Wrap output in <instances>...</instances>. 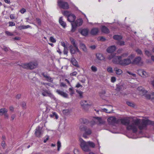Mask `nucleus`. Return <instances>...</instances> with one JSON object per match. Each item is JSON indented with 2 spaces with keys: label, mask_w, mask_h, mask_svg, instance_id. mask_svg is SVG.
Returning a JSON list of instances; mask_svg holds the SVG:
<instances>
[{
  "label": "nucleus",
  "mask_w": 154,
  "mask_h": 154,
  "mask_svg": "<svg viewBox=\"0 0 154 154\" xmlns=\"http://www.w3.org/2000/svg\"><path fill=\"white\" fill-rule=\"evenodd\" d=\"M119 122H121L122 124L127 126V130H132L134 133L137 131V126L140 130H142L146 128L147 125L152 123L151 121L149 120H143L141 122L140 119H137L133 120L132 124L129 125L130 122V118L127 117L119 119Z\"/></svg>",
  "instance_id": "nucleus-1"
},
{
  "label": "nucleus",
  "mask_w": 154,
  "mask_h": 154,
  "mask_svg": "<svg viewBox=\"0 0 154 154\" xmlns=\"http://www.w3.org/2000/svg\"><path fill=\"white\" fill-rule=\"evenodd\" d=\"M79 141L80 142V147L82 150L85 152H89L90 151V147L94 148L95 147V144L93 142L91 141L86 142L81 138L79 139Z\"/></svg>",
  "instance_id": "nucleus-2"
},
{
  "label": "nucleus",
  "mask_w": 154,
  "mask_h": 154,
  "mask_svg": "<svg viewBox=\"0 0 154 154\" xmlns=\"http://www.w3.org/2000/svg\"><path fill=\"white\" fill-rule=\"evenodd\" d=\"M135 56L134 54H132L129 56L128 58L125 59L123 60H121L120 65L126 66L132 63L131 59H133L135 57Z\"/></svg>",
  "instance_id": "nucleus-3"
},
{
  "label": "nucleus",
  "mask_w": 154,
  "mask_h": 154,
  "mask_svg": "<svg viewBox=\"0 0 154 154\" xmlns=\"http://www.w3.org/2000/svg\"><path fill=\"white\" fill-rule=\"evenodd\" d=\"M37 66V63L33 62L25 63L22 65V67L24 69H31L35 68Z\"/></svg>",
  "instance_id": "nucleus-4"
},
{
  "label": "nucleus",
  "mask_w": 154,
  "mask_h": 154,
  "mask_svg": "<svg viewBox=\"0 0 154 154\" xmlns=\"http://www.w3.org/2000/svg\"><path fill=\"white\" fill-rule=\"evenodd\" d=\"M57 3L58 5L61 8L67 10L69 8L68 3L62 0H58Z\"/></svg>",
  "instance_id": "nucleus-5"
},
{
  "label": "nucleus",
  "mask_w": 154,
  "mask_h": 154,
  "mask_svg": "<svg viewBox=\"0 0 154 154\" xmlns=\"http://www.w3.org/2000/svg\"><path fill=\"white\" fill-rule=\"evenodd\" d=\"M79 128L82 131L85 132V134L87 135H90L92 133V131L90 128H87L86 126L84 125H81L80 126Z\"/></svg>",
  "instance_id": "nucleus-6"
},
{
  "label": "nucleus",
  "mask_w": 154,
  "mask_h": 154,
  "mask_svg": "<svg viewBox=\"0 0 154 154\" xmlns=\"http://www.w3.org/2000/svg\"><path fill=\"white\" fill-rule=\"evenodd\" d=\"M107 121L109 124L114 125L119 123V119L117 120L114 117H111L108 118Z\"/></svg>",
  "instance_id": "nucleus-7"
},
{
  "label": "nucleus",
  "mask_w": 154,
  "mask_h": 154,
  "mask_svg": "<svg viewBox=\"0 0 154 154\" xmlns=\"http://www.w3.org/2000/svg\"><path fill=\"white\" fill-rule=\"evenodd\" d=\"M143 63L141 58L140 57H135L132 62V64L138 65H142Z\"/></svg>",
  "instance_id": "nucleus-8"
},
{
  "label": "nucleus",
  "mask_w": 154,
  "mask_h": 154,
  "mask_svg": "<svg viewBox=\"0 0 154 154\" xmlns=\"http://www.w3.org/2000/svg\"><path fill=\"white\" fill-rule=\"evenodd\" d=\"M42 129V127L38 126L35 129V134L37 137H40L43 134Z\"/></svg>",
  "instance_id": "nucleus-9"
},
{
  "label": "nucleus",
  "mask_w": 154,
  "mask_h": 154,
  "mask_svg": "<svg viewBox=\"0 0 154 154\" xmlns=\"http://www.w3.org/2000/svg\"><path fill=\"white\" fill-rule=\"evenodd\" d=\"M121 59L122 56H115L112 59V62L115 64H120Z\"/></svg>",
  "instance_id": "nucleus-10"
},
{
  "label": "nucleus",
  "mask_w": 154,
  "mask_h": 154,
  "mask_svg": "<svg viewBox=\"0 0 154 154\" xmlns=\"http://www.w3.org/2000/svg\"><path fill=\"white\" fill-rule=\"evenodd\" d=\"M70 40L72 44L73 45V47L76 49L77 51L78 52H80L78 48L77 44L76 43L75 40L72 38H70Z\"/></svg>",
  "instance_id": "nucleus-11"
},
{
  "label": "nucleus",
  "mask_w": 154,
  "mask_h": 154,
  "mask_svg": "<svg viewBox=\"0 0 154 154\" xmlns=\"http://www.w3.org/2000/svg\"><path fill=\"white\" fill-rule=\"evenodd\" d=\"M56 92L59 95H61V96L63 97L66 98H68V94L66 92H63V91H61L60 90H56Z\"/></svg>",
  "instance_id": "nucleus-12"
},
{
  "label": "nucleus",
  "mask_w": 154,
  "mask_h": 154,
  "mask_svg": "<svg viewBox=\"0 0 154 154\" xmlns=\"http://www.w3.org/2000/svg\"><path fill=\"white\" fill-rule=\"evenodd\" d=\"M41 74L48 81L50 82H52L53 80L49 76V75L47 74V73L43 72L41 73Z\"/></svg>",
  "instance_id": "nucleus-13"
},
{
  "label": "nucleus",
  "mask_w": 154,
  "mask_h": 154,
  "mask_svg": "<svg viewBox=\"0 0 154 154\" xmlns=\"http://www.w3.org/2000/svg\"><path fill=\"white\" fill-rule=\"evenodd\" d=\"M75 19L76 17L73 14H69L67 17L68 21L72 23L73 22Z\"/></svg>",
  "instance_id": "nucleus-14"
},
{
  "label": "nucleus",
  "mask_w": 154,
  "mask_h": 154,
  "mask_svg": "<svg viewBox=\"0 0 154 154\" xmlns=\"http://www.w3.org/2000/svg\"><path fill=\"white\" fill-rule=\"evenodd\" d=\"M137 90L140 92V94L142 95H145L147 91L142 87H140L137 88Z\"/></svg>",
  "instance_id": "nucleus-15"
},
{
  "label": "nucleus",
  "mask_w": 154,
  "mask_h": 154,
  "mask_svg": "<svg viewBox=\"0 0 154 154\" xmlns=\"http://www.w3.org/2000/svg\"><path fill=\"white\" fill-rule=\"evenodd\" d=\"M116 48L115 46L113 45L108 47L106 49V51L109 53L113 52L116 50Z\"/></svg>",
  "instance_id": "nucleus-16"
},
{
  "label": "nucleus",
  "mask_w": 154,
  "mask_h": 154,
  "mask_svg": "<svg viewBox=\"0 0 154 154\" xmlns=\"http://www.w3.org/2000/svg\"><path fill=\"white\" fill-rule=\"evenodd\" d=\"M88 30L87 29H84L79 31V32L83 36L87 35L88 33Z\"/></svg>",
  "instance_id": "nucleus-17"
},
{
  "label": "nucleus",
  "mask_w": 154,
  "mask_h": 154,
  "mask_svg": "<svg viewBox=\"0 0 154 154\" xmlns=\"http://www.w3.org/2000/svg\"><path fill=\"white\" fill-rule=\"evenodd\" d=\"M59 22L60 25L62 26L63 28H65L66 26V23L63 20V17H60L59 18Z\"/></svg>",
  "instance_id": "nucleus-18"
},
{
  "label": "nucleus",
  "mask_w": 154,
  "mask_h": 154,
  "mask_svg": "<svg viewBox=\"0 0 154 154\" xmlns=\"http://www.w3.org/2000/svg\"><path fill=\"white\" fill-rule=\"evenodd\" d=\"M102 32L105 33H109V29L105 26H103L101 28Z\"/></svg>",
  "instance_id": "nucleus-19"
},
{
  "label": "nucleus",
  "mask_w": 154,
  "mask_h": 154,
  "mask_svg": "<svg viewBox=\"0 0 154 154\" xmlns=\"http://www.w3.org/2000/svg\"><path fill=\"white\" fill-rule=\"evenodd\" d=\"M99 30L98 28H93L91 30V33L92 35H95L97 34Z\"/></svg>",
  "instance_id": "nucleus-20"
},
{
  "label": "nucleus",
  "mask_w": 154,
  "mask_h": 154,
  "mask_svg": "<svg viewBox=\"0 0 154 154\" xmlns=\"http://www.w3.org/2000/svg\"><path fill=\"white\" fill-rule=\"evenodd\" d=\"M145 97L146 99H154V92L152 93L151 94H146Z\"/></svg>",
  "instance_id": "nucleus-21"
},
{
  "label": "nucleus",
  "mask_w": 154,
  "mask_h": 154,
  "mask_svg": "<svg viewBox=\"0 0 154 154\" xmlns=\"http://www.w3.org/2000/svg\"><path fill=\"white\" fill-rule=\"evenodd\" d=\"M42 94L44 96H47L48 94L50 92V91H49V90H47L46 89H44V88H42Z\"/></svg>",
  "instance_id": "nucleus-22"
},
{
  "label": "nucleus",
  "mask_w": 154,
  "mask_h": 154,
  "mask_svg": "<svg viewBox=\"0 0 154 154\" xmlns=\"http://www.w3.org/2000/svg\"><path fill=\"white\" fill-rule=\"evenodd\" d=\"M97 59L98 60H102L104 59L105 58L103 54L100 53H97L96 54Z\"/></svg>",
  "instance_id": "nucleus-23"
},
{
  "label": "nucleus",
  "mask_w": 154,
  "mask_h": 154,
  "mask_svg": "<svg viewBox=\"0 0 154 154\" xmlns=\"http://www.w3.org/2000/svg\"><path fill=\"white\" fill-rule=\"evenodd\" d=\"M71 62L72 63L74 66L76 67H79V65L78 62L75 58H72L71 59Z\"/></svg>",
  "instance_id": "nucleus-24"
},
{
  "label": "nucleus",
  "mask_w": 154,
  "mask_h": 154,
  "mask_svg": "<svg viewBox=\"0 0 154 154\" xmlns=\"http://www.w3.org/2000/svg\"><path fill=\"white\" fill-rule=\"evenodd\" d=\"M87 102L86 100L82 101L80 102V104L84 108L86 106H90V105L88 103H86Z\"/></svg>",
  "instance_id": "nucleus-25"
},
{
  "label": "nucleus",
  "mask_w": 154,
  "mask_h": 154,
  "mask_svg": "<svg viewBox=\"0 0 154 154\" xmlns=\"http://www.w3.org/2000/svg\"><path fill=\"white\" fill-rule=\"evenodd\" d=\"M72 25V29L71 31L72 32H75L77 26H78L77 25V24L75 22H73L71 23Z\"/></svg>",
  "instance_id": "nucleus-26"
},
{
  "label": "nucleus",
  "mask_w": 154,
  "mask_h": 154,
  "mask_svg": "<svg viewBox=\"0 0 154 154\" xmlns=\"http://www.w3.org/2000/svg\"><path fill=\"white\" fill-rule=\"evenodd\" d=\"M8 110L5 108H1L0 109V116L4 115L5 113H7Z\"/></svg>",
  "instance_id": "nucleus-27"
},
{
  "label": "nucleus",
  "mask_w": 154,
  "mask_h": 154,
  "mask_svg": "<svg viewBox=\"0 0 154 154\" xmlns=\"http://www.w3.org/2000/svg\"><path fill=\"white\" fill-rule=\"evenodd\" d=\"M80 48L82 49V50L85 52H86L87 51V48L85 45L82 43H81L80 44Z\"/></svg>",
  "instance_id": "nucleus-28"
},
{
  "label": "nucleus",
  "mask_w": 154,
  "mask_h": 154,
  "mask_svg": "<svg viewBox=\"0 0 154 154\" xmlns=\"http://www.w3.org/2000/svg\"><path fill=\"white\" fill-rule=\"evenodd\" d=\"M69 48L70 52L72 54H75L77 51L76 49L75 48H74L73 47L72 45L70 46Z\"/></svg>",
  "instance_id": "nucleus-29"
},
{
  "label": "nucleus",
  "mask_w": 154,
  "mask_h": 154,
  "mask_svg": "<svg viewBox=\"0 0 154 154\" xmlns=\"http://www.w3.org/2000/svg\"><path fill=\"white\" fill-rule=\"evenodd\" d=\"M77 25L78 26H80L82 25L83 23V20L82 19H79L76 20L75 22Z\"/></svg>",
  "instance_id": "nucleus-30"
},
{
  "label": "nucleus",
  "mask_w": 154,
  "mask_h": 154,
  "mask_svg": "<svg viewBox=\"0 0 154 154\" xmlns=\"http://www.w3.org/2000/svg\"><path fill=\"white\" fill-rule=\"evenodd\" d=\"M50 117L52 118H55L56 119H58V116L57 114L55 112H52L50 115Z\"/></svg>",
  "instance_id": "nucleus-31"
},
{
  "label": "nucleus",
  "mask_w": 154,
  "mask_h": 154,
  "mask_svg": "<svg viewBox=\"0 0 154 154\" xmlns=\"http://www.w3.org/2000/svg\"><path fill=\"white\" fill-rule=\"evenodd\" d=\"M114 70L116 71V73L118 75H120L122 73V71L120 69L115 68L114 69Z\"/></svg>",
  "instance_id": "nucleus-32"
},
{
  "label": "nucleus",
  "mask_w": 154,
  "mask_h": 154,
  "mask_svg": "<svg viewBox=\"0 0 154 154\" xmlns=\"http://www.w3.org/2000/svg\"><path fill=\"white\" fill-rule=\"evenodd\" d=\"M122 37L120 35H115L113 36V38L116 40H119L122 39Z\"/></svg>",
  "instance_id": "nucleus-33"
},
{
  "label": "nucleus",
  "mask_w": 154,
  "mask_h": 154,
  "mask_svg": "<svg viewBox=\"0 0 154 154\" xmlns=\"http://www.w3.org/2000/svg\"><path fill=\"white\" fill-rule=\"evenodd\" d=\"M30 27L31 26L29 25H27L26 26L22 25L19 26V28L20 29H27Z\"/></svg>",
  "instance_id": "nucleus-34"
},
{
  "label": "nucleus",
  "mask_w": 154,
  "mask_h": 154,
  "mask_svg": "<svg viewBox=\"0 0 154 154\" xmlns=\"http://www.w3.org/2000/svg\"><path fill=\"white\" fill-rule=\"evenodd\" d=\"M148 76H149L148 73L143 70L141 76L143 78H146Z\"/></svg>",
  "instance_id": "nucleus-35"
},
{
  "label": "nucleus",
  "mask_w": 154,
  "mask_h": 154,
  "mask_svg": "<svg viewBox=\"0 0 154 154\" xmlns=\"http://www.w3.org/2000/svg\"><path fill=\"white\" fill-rule=\"evenodd\" d=\"M126 103L128 106L131 107H134L135 106V104L132 102L127 101L126 102Z\"/></svg>",
  "instance_id": "nucleus-36"
},
{
  "label": "nucleus",
  "mask_w": 154,
  "mask_h": 154,
  "mask_svg": "<svg viewBox=\"0 0 154 154\" xmlns=\"http://www.w3.org/2000/svg\"><path fill=\"white\" fill-rule=\"evenodd\" d=\"M69 91L70 92V95L71 96H72L74 94L75 91L73 90V88L72 87L69 88Z\"/></svg>",
  "instance_id": "nucleus-37"
},
{
  "label": "nucleus",
  "mask_w": 154,
  "mask_h": 154,
  "mask_svg": "<svg viewBox=\"0 0 154 154\" xmlns=\"http://www.w3.org/2000/svg\"><path fill=\"white\" fill-rule=\"evenodd\" d=\"M76 92L79 94V96L80 98H82L83 97V92L81 91L78 90H76Z\"/></svg>",
  "instance_id": "nucleus-38"
},
{
  "label": "nucleus",
  "mask_w": 154,
  "mask_h": 154,
  "mask_svg": "<svg viewBox=\"0 0 154 154\" xmlns=\"http://www.w3.org/2000/svg\"><path fill=\"white\" fill-rule=\"evenodd\" d=\"M116 86H117V87L116 89V91H119L121 90L123 87V86L122 85H116Z\"/></svg>",
  "instance_id": "nucleus-39"
},
{
  "label": "nucleus",
  "mask_w": 154,
  "mask_h": 154,
  "mask_svg": "<svg viewBox=\"0 0 154 154\" xmlns=\"http://www.w3.org/2000/svg\"><path fill=\"white\" fill-rule=\"evenodd\" d=\"M57 150L58 151H59L60 150V149L61 146V143L60 142L59 140H58L57 143Z\"/></svg>",
  "instance_id": "nucleus-40"
},
{
  "label": "nucleus",
  "mask_w": 154,
  "mask_h": 154,
  "mask_svg": "<svg viewBox=\"0 0 154 154\" xmlns=\"http://www.w3.org/2000/svg\"><path fill=\"white\" fill-rule=\"evenodd\" d=\"M94 118L97 120V121L100 124H102L103 123V121L100 117H95Z\"/></svg>",
  "instance_id": "nucleus-41"
},
{
  "label": "nucleus",
  "mask_w": 154,
  "mask_h": 154,
  "mask_svg": "<svg viewBox=\"0 0 154 154\" xmlns=\"http://www.w3.org/2000/svg\"><path fill=\"white\" fill-rule=\"evenodd\" d=\"M47 96H48L52 99H53L54 100H55L56 99V98L55 96L51 92L49 93L48 94Z\"/></svg>",
  "instance_id": "nucleus-42"
},
{
  "label": "nucleus",
  "mask_w": 154,
  "mask_h": 154,
  "mask_svg": "<svg viewBox=\"0 0 154 154\" xmlns=\"http://www.w3.org/2000/svg\"><path fill=\"white\" fill-rule=\"evenodd\" d=\"M81 120L82 121H81L82 123L84 124H87L88 122V120L85 119H81Z\"/></svg>",
  "instance_id": "nucleus-43"
},
{
  "label": "nucleus",
  "mask_w": 154,
  "mask_h": 154,
  "mask_svg": "<svg viewBox=\"0 0 154 154\" xmlns=\"http://www.w3.org/2000/svg\"><path fill=\"white\" fill-rule=\"evenodd\" d=\"M145 54L148 57L152 56L151 52L147 50L145 51Z\"/></svg>",
  "instance_id": "nucleus-44"
},
{
  "label": "nucleus",
  "mask_w": 154,
  "mask_h": 154,
  "mask_svg": "<svg viewBox=\"0 0 154 154\" xmlns=\"http://www.w3.org/2000/svg\"><path fill=\"white\" fill-rule=\"evenodd\" d=\"M62 13L64 16H67V17H68V16L69 15V11H63L62 12Z\"/></svg>",
  "instance_id": "nucleus-45"
},
{
  "label": "nucleus",
  "mask_w": 154,
  "mask_h": 154,
  "mask_svg": "<svg viewBox=\"0 0 154 154\" xmlns=\"http://www.w3.org/2000/svg\"><path fill=\"white\" fill-rule=\"evenodd\" d=\"M5 33V34L8 36H12L13 35V34L12 33L8 31H6Z\"/></svg>",
  "instance_id": "nucleus-46"
},
{
  "label": "nucleus",
  "mask_w": 154,
  "mask_h": 154,
  "mask_svg": "<svg viewBox=\"0 0 154 154\" xmlns=\"http://www.w3.org/2000/svg\"><path fill=\"white\" fill-rule=\"evenodd\" d=\"M91 69L92 71L94 72H95L97 71V68L94 66H92L91 67Z\"/></svg>",
  "instance_id": "nucleus-47"
},
{
  "label": "nucleus",
  "mask_w": 154,
  "mask_h": 154,
  "mask_svg": "<svg viewBox=\"0 0 154 154\" xmlns=\"http://www.w3.org/2000/svg\"><path fill=\"white\" fill-rule=\"evenodd\" d=\"M1 146L4 149H5V146H6V144L5 143V141H2L1 143Z\"/></svg>",
  "instance_id": "nucleus-48"
},
{
  "label": "nucleus",
  "mask_w": 154,
  "mask_h": 154,
  "mask_svg": "<svg viewBox=\"0 0 154 154\" xmlns=\"http://www.w3.org/2000/svg\"><path fill=\"white\" fill-rule=\"evenodd\" d=\"M36 20L38 25L39 26H40L42 23L40 19L39 18H36Z\"/></svg>",
  "instance_id": "nucleus-49"
},
{
  "label": "nucleus",
  "mask_w": 154,
  "mask_h": 154,
  "mask_svg": "<svg viewBox=\"0 0 154 154\" xmlns=\"http://www.w3.org/2000/svg\"><path fill=\"white\" fill-rule=\"evenodd\" d=\"M107 70L108 72L110 73H112L113 72L112 68L111 67H108Z\"/></svg>",
  "instance_id": "nucleus-50"
},
{
  "label": "nucleus",
  "mask_w": 154,
  "mask_h": 154,
  "mask_svg": "<svg viewBox=\"0 0 154 154\" xmlns=\"http://www.w3.org/2000/svg\"><path fill=\"white\" fill-rule=\"evenodd\" d=\"M143 69H140L137 71V73L139 75H141V76L142 75V72H143Z\"/></svg>",
  "instance_id": "nucleus-51"
},
{
  "label": "nucleus",
  "mask_w": 154,
  "mask_h": 154,
  "mask_svg": "<svg viewBox=\"0 0 154 154\" xmlns=\"http://www.w3.org/2000/svg\"><path fill=\"white\" fill-rule=\"evenodd\" d=\"M50 40L52 42L55 43L56 42V40L53 37H50Z\"/></svg>",
  "instance_id": "nucleus-52"
},
{
  "label": "nucleus",
  "mask_w": 154,
  "mask_h": 154,
  "mask_svg": "<svg viewBox=\"0 0 154 154\" xmlns=\"http://www.w3.org/2000/svg\"><path fill=\"white\" fill-rule=\"evenodd\" d=\"M8 24L9 26H14L15 25V23L13 22L10 21L8 22Z\"/></svg>",
  "instance_id": "nucleus-53"
},
{
  "label": "nucleus",
  "mask_w": 154,
  "mask_h": 154,
  "mask_svg": "<svg viewBox=\"0 0 154 154\" xmlns=\"http://www.w3.org/2000/svg\"><path fill=\"white\" fill-rule=\"evenodd\" d=\"M115 55L114 54H111L108 56V58L109 60H110L112 59H113V57H114Z\"/></svg>",
  "instance_id": "nucleus-54"
},
{
  "label": "nucleus",
  "mask_w": 154,
  "mask_h": 154,
  "mask_svg": "<svg viewBox=\"0 0 154 154\" xmlns=\"http://www.w3.org/2000/svg\"><path fill=\"white\" fill-rule=\"evenodd\" d=\"M118 44L120 46L124 45H125V42L123 41H119Z\"/></svg>",
  "instance_id": "nucleus-55"
},
{
  "label": "nucleus",
  "mask_w": 154,
  "mask_h": 154,
  "mask_svg": "<svg viewBox=\"0 0 154 154\" xmlns=\"http://www.w3.org/2000/svg\"><path fill=\"white\" fill-rule=\"evenodd\" d=\"M128 55V52H126L123 54L121 56H122V57H127Z\"/></svg>",
  "instance_id": "nucleus-56"
},
{
  "label": "nucleus",
  "mask_w": 154,
  "mask_h": 154,
  "mask_svg": "<svg viewBox=\"0 0 154 154\" xmlns=\"http://www.w3.org/2000/svg\"><path fill=\"white\" fill-rule=\"evenodd\" d=\"M68 53L67 48H64L63 53L64 54H67Z\"/></svg>",
  "instance_id": "nucleus-57"
},
{
  "label": "nucleus",
  "mask_w": 154,
  "mask_h": 154,
  "mask_svg": "<svg viewBox=\"0 0 154 154\" xmlns=\"http://www.w3.org/2000/svg\"><path fill=\"white\" fill-rule=\"evenodd\" d=\"M136 51L138 54L141 55L142 54L141 51L139 49L136 50Z\"/></svg>",
  "instance_id": "nucleus-58"
},
{
  "label": "nucleus",
  "mask_w": 154,
  "mask_h": 154,
  "mask_svg": "<svg viewBox=\"0 0 154 154\" xmlns=\"http://www.w3.org/2000/svg\"><path fill=\"white\" fill-rule=\"evenodd\" d=\"M10 18L11 19H16V17L14 16V14H11L10 16Z\"/></svg>",
  "instance_id": "nucleus-59"
},
{
  "label": "nucleus",
  "mask_w": 154,
  "mask_h": 154,
  "mask_svg": "<svg viewBox=\"0 0 154 154\" xmlns=\"http://www.w3.org/2000/svg\"><path fill=\"white\" fill-rule=\"evenodd\" d=\"M74 154H79V151L78 149H75L74 150Z\"/></svg>",
  "instance_id": "nucleus-60"
},
{
  "label": "nucleus",
  "mask_w": 154,
  "mask_h": 154,
  "mask_svg": "<svg viewBox=\"0 0 154 154\" xmlns=\"http://www.w3.org/2000/svg\"><path fill=\"white\" fill-rule=\"evenodd\" d=\"M116 81V78L115 77L112 76L111 78V82H114Z\"/></svg>",
  "instance_id": "nucleus-61"
},
{
  "label": "nucleus",
  "mask_w": 154,
  "mask_h": 154,
  "mask_svg": "<svg viewBox=\"0 0 154 154\" xmlns=\"http://www.w3.org/2000/svg\"><path fill=\"white\" fill-rule=\"evenodd\" d=\"M77 72L76 71H75L73 72H72L70 74L71 76H75L77 74Z\"/></svg>",
  "instance_id": "nucleus-62"
},
{
  "label": "nucleus",
  "mask_w": 154,
  "mask_h": 154,
  "mask_svg": "<svg viewBox=\"0 0 154 154\" xmlns=\"http://www.w3.org/2000/svg\"><path fill=\"white\" fill-rule=\"evenodd\" d=\"M26 103L25 102H23L22 103V106L23 108H26Z\"/></svg>",
  "instance_id": "nucleus-63"
},
{
  "label": "nucleus",
  "mask_w": 154,
  "mask_h": 154,
  "mask_svg": "<svg viewBox=\"0 0 154 154\" xmlns=\"http://www.w3.org/2000/svg\"><path fill=\"white\" fill-rule=\"evenodd\" d=\"M63 113L66 114V115L69 112V111L68 110H63Z\"/></svg>",
  "instance_id": "nucleus-64"
}]
</instances>
